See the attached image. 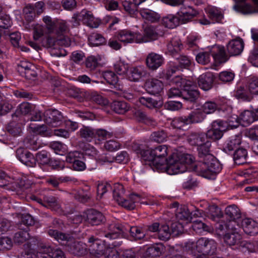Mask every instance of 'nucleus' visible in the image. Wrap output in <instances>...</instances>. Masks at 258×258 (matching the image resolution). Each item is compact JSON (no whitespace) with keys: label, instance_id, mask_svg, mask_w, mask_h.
I'll return each mask as SVG.
<instances>
[{"label":"nucleus","instance_id":"nucleus-1","mask_svg":"<svg viewBox=\"0 0 258 258\" xmlns=\"http://www.w3.org/2000/svg\"><path fill=\"white\" fill-rule=\"evenodd\" d=\"M211 146V143L208 140L198 146L200 160L194 166V170L199 175L209 179L219 173L222 168L219 162L209 153Z\"/></svg>","mask_w":258,"mask_h":258},{"label":"nucleus","instance_id":"nucleus-2","mask_svg":"<svg viewBox=\"0 0 258 258\" xmlns=\"http://www.w3.org/2000/svg\"><path fill=\"white\" fill-rule=\"evenodd\" d=\"M128 232H130L131 236L135 240H141L146 235L143 228L140 227L111 224L108 226V231L104 233V236L108 239H115L119 237L120 235L126 237Z\"/></svg>","mask_w":258,"mask_h":258},{"label":"nucleus","instance_id":"nucleus-3","mask_svg":"<svg viewBox=\"0 0 258 258\" xmlns=\"http://www.w3.org/2000/svg\"><path fill=\"white\" fill-rule=\"evenodd\" d=\"M194 161L195 158L190 154L174 153L169 157L164 166L168 174H176L185 172L187 165L191 164Z\"/></svg>","mask_w":258,"mask_h":258},{"label":"nucleus","instance_id":"nucleus-4","mask_svg":"<svg viewBox=\"0 0 258 258\" xmlns=\"http://www.w3.org/2000/svg\"><path fill=\"white\" fill-rule=\"evenodd\" d=\"M48 234L57 241L66 246L67 249L71 253L78 256H81L86 253L87 248L85 244L77 241L69 234L59 232L53 229H50Z\"/></svg>","mask_w":258,"mask_h":258},{"label":"nucleus","instance_id":"nucleus-5","mask_svg":"<svg viewBox=\"0 0 258 258\" xmlns=\"http://www.w3.org/2000/svg\"><path fill=\"white\" fill-rule=\"evenodd\" d=\"M141 156L144 160L151 162L157 169L162 168L165 165L168 159V148L165 145H160L151 150H143Z\"/></svg>","mask_w":258,"mask_h":258},{"label":"nucleus","instance_id":"nucleus-6","mask_svg":"<svg viewBox=\"0 0 258 258\" xmlns=\"http://www.w3.org/2000/svg\"><path fill=\"white\" fill-rule=\"evenodd\" d=\"M113 197L118 205L128 210L135 209V203L139 202L140 200V196L137 194H132L127 196L123 186L118 183L114 184Z\"/></svg>","mask_w":258,"mask_h":258},{"label":"nucleus","instance_id":"nucleus-7","mask_svg":"<svg viewBox=\"0 0 258 258\" xmlns=\"http://www.w3.org/2000/svg\"><path fill=\"white\" fill-rule=\"evenodd\" d=\"M94 17L91 11L86 9L82 10L80 12L75 13L72 18V22L76 25H79V22L82 21L87 26L93 28L96 27L94 23Z\"/></svg>","mask_w":258,"mask_h":258},{"label":"nucleus","instance_id":"nucleus-8","mask_svg":"<svg viewBox=\"0 0 258 258\" xmlns=\"http://www.w3.org/2000/svg\"><path fill=\"white\" fill-rule=\"evenodd\" d=\"M115 36L116 39L125 44L133 43H140L139 40L141 39L140 33L134 32L127 29L118 31Z\"/></svg>","mask_w":258,"mask_h":258},{"label":"nucleus","instance_id":"nucleus-9","mask_svg":"<svg viewBox=\"0 0 258 258\" xmlns=\"http://www.w3.org/2000/svg\"><path fill=\"white\" fill-rule=\"evenodd\" d=\"M206 242L205 238H201L196 242L188 241L185 244L184 249L197 258L198 254H204Z\"/></svg>","mask_w":258,"mask_h":258},{"label":"nucleus","instance_id":"nucleus-10","mask_svg":"<svg viewBox=\"0 0 258 258\" xmlns=\"http://www.w3.org/2000/svg\"><path fill=\"white\" fill-rule=\"evenodd\" d=\"M225 124V122L220 120L213 121L212 128L206 134L207 139L209 138L214 141L220 139L223 136V132L226 129Z\"/></svg>","mask_w":258,"mask_h":258},{"label":"nucleus","instance_id":"nucleus-11","mask_svg":"<svg viewBox=\"0 0 258 258\" xmlns=\"http://www.w3.org/2000/svg\"><path fill=\"white\" fill-rule=\"evenodd\" d=\"M143 30L144 34L142 35L140 33L141 39L139 40L140 43L156 40L159 36L162 35V34L159 31L158 27L151 25L143 26Z\"/></svg>","mask_w":258,"mask_h":258},{"label":"nucleus","instance_id":"nucleus-12","mask_svg":"<svg viewBox=\"0 0 258 258\" xmlns=\"http://www.w3.org/2000/svg\"><path fill=\"white\" fill-rule=\"evenodd\" d=\"M196 86L191 81L185 82L182 90V98L191 102H194L199 97Z\"/></svg>","mask_w":258,"mask_h":258},{"label":"nucleus","instance_id":"nucleus-13","mask_svg":"<svg viewBox=\"0 0 258 258\" xmlns=\"http://www.w3.org/2000/svg\"><path fill=\"white\" fill-rule=\"evenodd\" d=\"M44 121L51 127H56L62 118L61 113L56 109H48L44 113Z\"/></svg>","mask_w":258,"mask_h":258},{"label":"nucleus","instance_id":"nucleus-14","mask_svg":"<svg viewBox=\"0 0 258 258\" xmlns=\"http://www.w3.org/2000/svg\"><path fill=\"white\" fill-rule=\"evenodd\" d=\"M17 158L23 164L34 167L36 165V159L33 155L23 148H20L16 151Z\"/></svg>","mask_w":258,"mask_h":258},{"label":"nucleus","instance_id":"nucleus-15","mask_svg":"<svg viewBox=\"0 0 258 258\" xmlns=\"http://www.w3.org/2000/svg\"><path fill=\"white\" fill-rule=\"evenodd\" d=\"M164 60V58L161 55L151 52L147 55L146 62L149 69L154 71L162 66Z\"/></svg>","mask_w":258,"mask_h":258},{"label":"nucleus","instance_id":"nucleus-16","mask_svg":"<svg viewBox=\"0 0 258 258\" xmlns=\"http://www.w3.org/2000/svg\"><path fill=\"white\" fill-rule=\"evenodd\" d=\"M210 51L213 58L219 63L225 62L229 58L223 46L215 45L212 47Z\"/></svg>","mask_w":258,"mask_h":258},{"label":"nucleus","instance_id":"nucleus-17","mask_svg":"<svg viewBox=\"0 0 258 258\" xmlns=\"http://www.w3.org/2000/svg\"><path fill=\"white\" fill-rule=\"evenodd\" d=\"M85 215V220L92 225H98L105 220L104 216L101 212L94 209L87 210Z\"/></svg>","mask_w":258,"mask_h":258},{"label":"nucleus","instance_id":"nucleus-18","mask_svg":"<svg viewBox=\"0 0 258 258\" xmlns=\"http://www.w3.org/2000/svg\"><path fill=\"white\" fill-rule=\"evenodd\" d=\"M244 48V42L240 38L233 39L229 41L227 45V50L231 56L240 54Z\"/></svg>","mask_w":258,"mask_h":258},{"label":"nucleus","instance_id":"nucleus-19","mask_svg":"<svg viewBox=\"0 0 258 258\" xmlns=\"http://www.w3.org/2000/svg\"><path fill=\"white\" fill-rule=\"evenodd\" d=\"M28 43L32 48L37 50H39L41 46L51 49L53 47L57 45L56 40L49 36L45 38H42L39 42L30 41Z\"/></svg>","mask_w":258,"mask_h":258},{"label":"nucleus","instance_id":"nucleus-20","mask_svg":"<svg viewBox=\"0 0 258 258\" xmlns=\"http://www.w3.org/2000/svg\"><path fill=\"white\" fill-rule=\"evenodd\" d=\"M254 7L247 3L237 4L234 6L233 9L237 12L243 14H249L258 13V0H251Z\"/></svg>","mask_w":258,"mask_h":258},{"label":"nucleus","instance_id":"nucleus-21","mask_svg":"<svg viewBox=\"0 0 258 258\" xmlns=\"http://www.w3.org/2000/svg\"><path fill=\"white\" fill-rule=\"evenodd\" d=\"M145 86L147 91L152 94H159L163 89L162 82L158 79L154 78L147 80Z\"/></svg>","mask_w":258,"mask_h":258},{"label":"nucleus","instance_id":"nucleus-22","mask_svg":"<svg viewBox=\"0 0 258 258\" xmlns=\"http://www.w3.org/2000/svg\"><path fill=\"white\" fill-rule=\"evenodd\" d=\"M213 75L211 73L201 75L198 78V83L200 87L205 91L209 90L212 86Z\"/></svg>","mask_w":258,"mask_h":258},{"label":"nucleus","instance_id":"nucleus-23","mask_svg":"<svg viewBox=\"0 0 258 258\" xmlns=\"http://www.w3.org/2000/svg\"><path fill=\"white\" fill-rule=\"evenodd\" d=\"M224 240L229 246H236L237 248H240L242 237L238 232H234L226 233L224 236Z\"/></svg>","mask_w":258,"mask_h":258},{"label":"nucleus","instance_id":"nucleus-24","mask_svg":"<svg viewBox=\"0 0 258 258\" xmlns=\"http://www.w3.org/2000/svg\"><path fill=\"white\" fill-rule=\"evenodd\" d=\"M242 226L244 232L248 235L254 236L258 233L257 223L250 219L243 220Z\"/></svg>","mask_w":258,"mask_h":258},{"label":"nucleus","instance_id":"nucleus-25","mask_svg":"<svg viewBox=\"0 0 258 258\" xmlns=\"http://www.w3.org/2000/svg\"><path fill=\"white\" fill-rule=\"evenodd\" d=\"M225 217L217 221L215 224L216 232L219 235L224 234L227 231L233 230L232 223L230 221H225Z\"/></svg>","mask_w":258,"mask_h":258},{"label":"nucleus","instance_id":"nucleus-26","mask_svg":"<svg viewBox=\"0 0 258 258\" xmlns=\"http://www.w3.org/2000/svg\"><path fill=\"white\" fill-rule=\"evenodd\" d=\"M42 206L54 211H56L60 208L57 199L52 196H45L43 197Z\"/></svg>","mask_w":258,"mask_h":258},{"label":"nucleus","instance_id":"nucleus-27","mask_svg":"<svg viewBox=\"0 0 258 258\" xmlns=\"http://www.w3.org/2000/svg\"><path fill=\"white\" fill-rule=\"evenodd\" d=\"M167 47L168 52L173 56H175L180 51L182 45L179 38L174 37L168 43Z\"/></svg>","mask_w":258,"mask_h":258},{"label":"nucleus","instance_id":"nucleus-28","mask_svg":"<svg viewBox=\"0 0 258 258\" xmlns=\"http://www.w3.org/2000/svg\"><path fill=\"white\" fill-rule=\"evenodd\" d=\"M146 74V71L142 67H138L132 68L129 71L127 75L128 78L132 81H138L142 77L145 76Z\"/></svg>","mask_w":258,"mask_h":258},{"label":"nucleus","instance_id":"nucleus-29","mask_svg":"<svg viewBox=\"0 0 258 258\" xmlns=\"http://www.w3.org/2000/svg\"><path fill=\"white\" fill-rule=\"evenodd\" d=\"M241 140V136L239 135L231 136L225 142L224 146V150L226 152L231 151L234 150L240 144Z\"/></svg>","mask_w":258,"mask_h":258},{"label":"nucleus","instance_id":"nucleus-30","mask_svg":"<svg viewBox=\"0 0 258 258\" xmlns=\"http://www.w3.org/2000/svg\"><path fill=\"white\" fill-rule=\"evenodd\" d=\"M206 140V136L204 133H191L187 138V141L190 145L197 146L203 144Z\"/></svg>","mask_w":258,"mask_h":258},{"label":"nucleus","instance_id":"nucleus-31","mask_svg":"<svg viewBox=\"0 0 258 258\" xmlns=\"http://www.w3.org/2000/svg\"><path fill=\"white\" fill-rule=\"evenodd\" d=\"M256 116L253 112L245 110L239 116L240 124L243 126H247L255 120Z\"/></svg>","mask_w":258,"mask_h":258},{"label":"nucleus","instance_id":"nucleus-32","mask_svg":"<svg viewBox=\"0 0 258 258\" xmlns=\"http://www.w3.org/2000/svg\"><path fill=\"white\" fill-rule=\"evenodd\" d=\"M24 145L26 148L34 151L38 150L40 147V143L38 142L37 136L32 134L26 137L24 140Z\"/></svg>","mask_w":258,"mask_h":258},{"label":"nucleus","instance_id":"nucleus-33","mask_svg":"<svg viewBox=\"0 0 258 258\" xmlns=\"http://www.w3.org/2000/svg\"><path fill=\"white\" fill-rule=\"evenodd\" d=\"M142 18L151 23L158 22L160 16L157 13L147 9H143L140 11Z\"/></svg>","mask_w":258,"mask_h":258},{"label":"nucleus","instance_id":"nucleus-34","mask_svg":"<svg viewBox=\"0 0 258 258\" xmlns=\"http://www.w3.org/2000/svg\"><path fill=\"white\" fill-rule=\"evenodd\" d=\"M225 215L228 217L232 223L236 219L240 218L241 214L239 209L234 205L228 206L225 210Z\"/></svg>","mask_w":258,"mask_h":258},{"label":"nucleus","instance_id":"nucleus-35","mask_svg":"<svg viewBox=\"0 0 258 258\" xmlns=\"http://www.w3.org/2000/svg\"><path fill=\"white\" fill-rule=\"evenodd\" d=\"M134 117L139 121L144 122L148 125L154 126L156 125L155 120L152 117L148 116L144 112L138 110L134 113Z\"/></svg>","mask_w":258,"mask_h":258},{"label":"nucleus","instance_id":"nucleus-36","mask_svg":"<svg viewBox=\"0 0 258 258\" xmlns=\"http://www.w3.org/2000/svg\"><path fill=\"white\" fill-rule=\"evenodd\" d=\"M175 216L178 221H189L191 219L190 212L188 208L184 206L177 208Z\"/></svg>","mask_w":258,"mask_h":258},{"label":"nucleus","instance_id":"nucleus-37","mask_svg":"<svg viewBox=\"0 0 258 258\" xmlns=\"http://www.w3.org/2000/svg\"><path fill=\"white\" fill-rule=\"evenodd\" d=\"M217 244L213 239H206L204 254H198L197 258H206L208 254H213L216 250Z\"/></svg>","mask_w":258,"mask_h":258},{"label":"nucleus","instance_id":"nucleus-38","mask_svg":"<svg viewBox=\"0 0 258 258\" xmlns=\"http://www.w3.org/2000/svg\"><path fill=\"white\" fill-rule=\"evenodd\" d=\"M197 15L196 11L191 9L188 11L182 10L177 13V17L182 23H185L191 20Z\"/></svg>","mask_w":258,"mask_h":258},{"label":"nucleus","instance_id":"nucleus-39","mask_svg":"<svg viewBox=\"0 0 258 258\" xmlns=\"http://www.w3.org/2000/svg\"><path fill=\"white\" fill-rule=\"evenodd\" d=\"M205 115L200 110H197L192 111L186 116V121L188 124L201 122L205 118Z\"/></svg>","mask_w":258,"mask_h":258},{"label":"nucleus","instance_id":"nucleus-40","mask_svg":"<svg viewBox=\"0 0 258 258\" xmlns=\"http://www.w3.org/2000/svg\"><path fill=\"white\" fill-rule=\"evenodd\" d=\"M208 217L213 221H217L224 217L220 208L215 205H212L209 207Z\"/></svg>","mask_w":258,"mask_h":258},{"label":"nucleus","instance_id":"nucleus-41","mask_svg":"<svg viewBox=\"0 0 258 258\" xmlns=\"http://www.w3.org/2000/svg\"><path fill=\"white\" fill-rule=\"evenodd\" d=\"M112 109L117 113L124 114L130 109L128 104L121 101H114L111 104Z\"/></svg>","mask_w":258,"mask_h":258},{"label":"nucleus","instance_id":"nucleus-42","mask_svg":"<svg viewBox=\"0 0 258 258\" xmlns=\"http://www.w3.org/2000/svg\"><path fill=\"white\" fill-rule=\"evenodd\" d=\"M162 24L167 28L173 29L179 25V19L177 16L169 15L163 18Z\"/></svg>","mask_w":258,"mask_h":258},{"label":"nucleus","instance_id":"nucleus-43","mask_svg":"<svg viewBox=\"0 0 258 258\" xmlns=\"http://www.w3.org/2000/svg\"><path fill=\"white\" fill-rule=\"evenodd\" d=\"M164 246L161 243H157L148 247L146 250V254H150L154 257L160 256L164 250Z\"/></svg>","mask_w":258,"mask_h":258},{"label":"nucleus","instance_id":"nucleus-44","mask_svg":"<svg viewBox=\"0 0 258 258\" xmlns=\"http://www.w3.org/2000/svg\"><path fill=\"white\" fill-rule=\"evenodd\" d=\"M94 129L88 126H84L80 129V137L86 141L91 142L94 138Z\"/></svg>","mask_w":258,"mask_h":258},{"label":"nucleus","instance_id":"nucleus-45","mask_svg":"<svg viewBox=\"0 0 258 258\" xmlns=\"http://www.w3.org/2000/svg\"><path fill=\"white\" fill-rule=\"evenodd\" d=\"M30 237V236L28 232L27 228L25 230L20 229L15 233L14 241L15 243L20 244L26 242Z\"/></svg>","mask_w":258,"mask_h":258},{"label":"nucleus","instance_id":"nucleus-46","mask_svg":"<svg viewBox=\"0 0 258 258\" xmlns=\"http://www.w3.org/2000/svg\"><path fill=\"white\" fill-rule=\"evenodd\" d=\"M247 151L243 148L236 150L233 155V159L236 164H243L246 162Z\"/></svg>","mask_w":258,"mask_h":258},{"label":"nucleus","instance_id":"nucleus-47","mask_svg":"<svg viewBox=\"0 0 258 258\" xmlns=\"http://www.w3.org/2000/svg\"><path fill=\"white\" fill-rule=\"evenodd\" d=\"M139 101L142 105L150 108L158 107L161 105L159 102L149 97H141L139 98Z\"/></svg>","mask_w":258,"mask_h":258},{"label":"nucleus","instance_id":"nucleus-48","mask_svg":"<svg viewBox=\"0 0 258 258\" xmlns=\"http://www.w3.org/2000/svg\"><path fill=\"white\" fill-rule=\"evenodd\" d=\"M105 248L103 244L100 241L98 243L92 244L90 246L89 250L90 253L96 257H99L103 255Z\"/></svg>","mask_w":258,"mask_h":258},{"label":"nucleus","instance_id":"nucleus-49","mask_svg":"<svg viewBox=\"0 0 258 258\" xmlns=\"http://www.w3.org/2000/svg\"><path fill=\"white\" fill-rule=\"evenodd\" d=\"M47 33L46 28L41 25L37 24L35 26L33 29V42H39L42 37L44 34Z\"/></svg>","mask_w":258,"mask_h":258},{"label":"nucleus","instance_id":"nucleus-50","mask_svg":"<svg viewBox=\"0 0 258 258\" xmlns=\"http://www.w3.org/2000/svg\"><path fill=\"white\" fill-rule=\"evenodd\" d=\"M89 99L91 101L102 106H107L109 104V101L106 98L97 92L91 93L89 95Z\"/></svg>","mask_w":258,"mask_h":258},{"label":"nucleus","instance_id":"nucleus-51","mask_svg":"<svg viewBox=\"0 0 258 258\" xmlns=\"http://www.w3.org/2000/svg\"><path fill=\"white\" fill-rule=\"evenodd\" d=\"M34 109V105L28 103L23 102L19 105L16 113L19 114L27 115Z\"/></svg>","mask_w":258,"mask_h":258},{"label":"nucleus","instance_id":"nucleus-52","mask_svg":"<svg viewBox=\"0 0 258 258\" xmlns=\"http://www.w3.org/2000/svg\"><path fill=\"white\" fill-rule=\"evenodd\" d=\"M104 37L100 34L97 33H93L88 37V41L90 45L98 46L104 42Z\"/></svg>","mask_w":258,"mask_h":258},{"label":"nucleus","instance_id":"nucleus-53","mask_svg":"<svg viewBox=\"0 0 258 258\" xmlns=\"http://www.w3.org/2000/svg\"><path fill=\"white\" fill-rule=\"evenodd\" d=\"M171 230L167 225H162L160 226L158 234V238L162 240H167L170 238Z\"/></svg>","mask_w":258,"mask_h":258},{"label":"nucleus","instance_id":"nucleus-54","mask_svg":"<svg viewBox=\"0 0 258 258\" xmlns=\"http://www.w3.org/2000/svg\"><path fill=\"white\" fill-rule=\"evenodd\" d=\"M211 53L209 52H200L196 55V60L200 64L205 65L211 61Z\"/></svg>","mask_w":258,"mask_h":258},{"label":"nucleus","instance_id":"nucleus-55","mask_svg":"<svg viewBox=\"0 0 258 258\" xmlns=\"http://www.w3.org/2000/svg\"><path fill=\"white\" fill-rule=\"evenodd\" d=\"M37 258H54L52 248L50 246H41L37 252Z\"/></svg>","mask_w":258,"mask_h":258},{"label":"nucleus","instance_id":"nucleus-56","mask_svg":"<svg viewBox=\"0 0 258 258\" xmlns=\"http://www.w3.org/2000/svg\"><path fill=\"white\" fill-rule=\"evenodd\" d=\"M167 134L163 131H158L153 133L151 135V139L157 143H162L166 141Z\"/></svg>","mask_w":258,"mask_h":258},{"label":"nucleus","instance_id":"nucleus-57","mask_svg":"<svg viewBox=\"0 0 258 258\" xmlns=\"http://www.w3.org/2000/svg\"><path fill=\"white\" fill-rule=\"evenodd\" d=\"M35 159L42 165H46L50 162V158L48 154L45 151L37 153Z\"/></svg>","mask_w":258,"mask_h":258},{"label":"nucleus","instance_id":"nucleus-58","mask_svg":"<svg viewBox=\"0 0 258 258\" xmlns=\"http://www.w3.org/2000/svg\"><path fill=\"white\" fill-rule=\"evenodd\" d=\"M186 116H182L174 118L171 122V125L175 128L183 129L186 125H188L186 121Z\"/></svg>","mask_w":258,"mask_h":258},{"label":"nucleus","instance_id":"nucleus-59","mask_svg":"<svg viewBox=\"0 0 258 258\" xmlns=\"http://www.w3.org/2000/svg\"><path fill=\"white\" fill-rule=\"evenodd\" d=\"M7 130L14 136H20L22 133L21 125L15 123H10L7 127Z\"/></svg>","mask_w":258,"mask_h":258},{"label":"nucleus","instance_id":"nucleus-60","mask_svg":"<svg viewBox=\"0 0 258 258\" xmlns=\"http://www.w3.org/2000/svg\"><path fill=\"white\" fill-rule=\"evenodd\" d=\"M103 77L106 82L110 85H114L118 82V78L113 72L106 71L103 73Z\"/></svg>","mask_w":258,"mask_h":258},{"label":"nucleus","instance_id":"nucleus-61","mask_svg":"<svg viewBox=\"0 0 258 258\" xmlns=\"http://www.w3.org/2000/svg\"><path fill=\"white\" fill-rule=\"evenodd\" d=\"M210 18L216 22H221L223 18V15L222 13L216 8H212L209 12Z\"/></svg>","mask_w":258,"mask_h":258},{"label":"nucleus","instance_id":"nucleus-62","mask_svg":"<svg viewBox=\"0 0 258 258\" xmlns=\"http://www.w3.org/2000/svg\"><path fill=\"white\" fill-rule=\"evenodd\" d=\"M61 5L63 9L68 11H72L77 7L76 0H61Z\"/></svg>","mask_w":258,"mask_h":258},{"label":"nucleus","instance_id":"nucleus-63","mask_svg":"<svg viewBox=\"0 0 258 258\" xmlns=\"http://www.w3.org/2000/svg\"><path fill=\"white\" fill-rule=\"evenodd\" d=\"M192 228L197 233H201L203 231H209L210 227L201 221H196L192 225Z\"/></svg>","mask_w":258,"mask_h":258},{"label":"nucleus","instance_id":"nucleus-64","mask_svg":"<svg viewBox=\"0 0 258 258\" xmlns=\"http://www.w3.org/2000/svg\"><path fill=\"white\" fill-rule=\"evenodd\" d=\"M176 58L178 61V67L180 69L187 68L191 64L190 59L186 55H180Z\"/></svg>","mask_w":258,"mask_h":258}]
</instances>
